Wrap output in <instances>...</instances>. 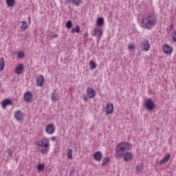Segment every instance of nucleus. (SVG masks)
I'll return each mask as SVG.
<instances>
[{
    "label": "nucleus",
    "mask_w": 176,
    "mask_h": 176,
    "mask_svg": "<svg viewBox=\"0 0 176 176\" xmlns=\"http://www.w3.org/2000/svg\"><path fill=\"white\" fill-rule=\"evenodd\" d=\"M133 148V146L130 143L125 142H121L116 147V159H120L123 157L124 162H131L134 159V154L133 152H124L125 151H130Z\"/></svg>",
    "instance_id": "1"
},
{
    "label": "nucleus",
    "mask_w": 176,
    "mask_h": 176,
    "mask_svg": "<svg viewBox=\"0 0 176 176\" xmlns=\"http://www.w3.org/2000/svg\"><path fill=\"white\" fill-rule=\"evenodd\" d=\"M36 145L38 146V152L41 155H46L50 151V141L46 138H43L37 140Z\"/></svg>",
    "instance_id": "2"
},
{
    "label": "nucleus",
    "mask_w": 176,
    "mask_h": 176,
    "mask_svg": "<svg viewBox=\"0 0 176 176\" xmlns=\"http://www.w3.org/2000/svg\"><path fill=\"white\" fill-rule=\"evenodd\" d=\"M155 24H156V19H155L153 16L149 14L143 16V19L142 20V27L147 30H151V28H153V27H155Z\"/></svg>",
    "instance_id": "3"
},
{
    "label": "nucleus",
    "mask_w": 176,
    "mask_h": 176,
    "mask_svg": "<svg viewBox=\"0 0 176 176\" xmlns=\"http://www.w3.org/2000/svg\"><path fill=\"white\" fill-rule=\"evenodd\" d=\"M144 107L147 111L152 112V111L155 109V102L153 100H152V99L147 98L144 100Z\"/></svg>",
    "instance_id": "4"
},
{
    "label": "nucleus",
    "mask_w": 176,
    "mask_h": 176,
    "mask_svg": "<svg viewBox=\"0 0 176 176\" xmlns=\"http://www.w3.org/2000/svg\"><path fill=\"white\" fill-rule=\"evenodd\" d=\"M162 52L164 53V54L171 56V54H173V52H174V49L168 44H164L162 45Z\"/></svg>",
    "instance_id": "5"
},
{
    "label": "nucleus",
    "mask_w": 176,
    "mask_h": 176,
    "mask_svg": "<svg viewBox=\"0 0 176 176\" xmlns=\"http://www.w3.org/2000/svg\"><path fill=\"white\" fill-rule=\"evenodd\" d=\"M45 133L52 135V134H54L56 133V126L53 124H50L45 127Z\"/></svg>",
    "instance_id": "6"
},
{
    "label": "nucleus",
    "mask_w": 176,
    "mask_h": 176,
    "mask_svg": "<svg viewBox=\"0 0 176 176\" xmlns=\"http://www.w3.org/2000/svg\"><path fill=\"white\" fill-rule=\"evenodd\" d=\"M140 46L143 50V52H149L151 49V44L146 40L143 41L142 43L140 44Z\"/></svg>",
    "instance_id": "7"
},
{
    "label": "nucleus",
    "mask_w": 176,
    "mask_h": 176,
    "mask_svg": "<svg viewBox=\"0 0 176 176\" xmlns=\"http://www.w3.org/2000/svg\"><path fill=\"white\" fill-rule=\"evenodd\" d=\"M36 84L38 87H43V83H45V77L43 75H40L36 78Z\"/></svg>",
    "instance_id": "8"
},
{
    "label": "nucleus",
    "mask_w": 176,
    "mask_h": 176,
    "mask_svg": "<svg viewBox=\"0 0 176 176\" xmlns=\"http://www.w3.org/2000/svg\"><path fill=\"white\" fill-rule=\"evenodd\" d=\"M86 91L88 98H94V97H96V91L94 90V88L88 87Z\"/></svg>",
    "instance_id": "9"
},
{
    "label": "nucleus",
    "mask_w": 176,
    "mask_h": 176,
    "mask_svg": "<svg viewBox=\"0 0 176 176\" xmlns=\"http://www.w3.org/2000/svg\"><path fill=\"white\" fill-rule=\"evenodd\" d=\"M105 111L107 115H112V113H113V104L109 102H107L106 104Z\"/></svg>",
    "instance_id": "10"
},
{
    "label": "nucleus",
    "mask_w": 176,
    "mask_h": 176,
    "mask_svg": "<svg viewBox=\"0 0 176 176\" xmlns=\"http://www.w3.org/2000/svg\"><path fill=\"white\" fill-rule=\"evenodd\" d=\"M14 118L18 122H22L24 120V115L21 111H17L14 113Z\"/></svg>",
    "instance_id": "11"
},
{
    "label": "nucleus",
    "mask_w": 176,
    "mask_h": 176,
    "mask_svg": "<svg viewBox=\"0 0 176 176\" xmlns=\"http://www.w3.org/2000/svg\"><path fill=\"white\" fill-rule=\"evenodd\" d=\"M93 159L96 162L102 160V153L101 151H96L93 154Z\"/></svg>",
    "instance_id": "12"
},
{
    "label": "nucleus",
    "mask_w": 176,
    "mask_h": 176,
    "mask_svg": "<svg viewBox=\"0 0 176 176\" xmlns=\"http://www.w3.org/2000/svg\"><path fill=\"white\" fill-rule=\"evenodd\" d=\"M94 36H98V41L101 40V36L102 35V29L98 28H95L94 29Z\"/></svg>",
    "instance_id": "13"
},
{
    "label": "nucleus",
    "mask_w": 176,
    "mask_h": 176,
    "mask_svg": "<svg viewBox=\"0 0 176 176\" xmlns=\"http://www.w3.org/2000/svg\"><path fill=\"white\" fill-rule=\"evenodd\" d=\"M23 98L26 102H31L32 101V94L30 91H27L24 94Z\"/></svg>",
    "instance_id": "14"
},
{
    "label": "nucleus",
    "mask_w": 176,
    "mask_h": 176,
    "mask_svg": "<svg viewBox=\"0 0 176 176\" xmlns=\"http://www.w3.org/2000/svg\"><path fill=\"white\" fill-rule=\"evenodd\" d=\"M8 105H13V102L10 99L3 100L1 102V108H3V109H6V107H8Z\"/></svg>",
    "instance_id": "15"
},
{
    "label": "nucleus",
    "mask_w": 176,
    "mask_h": 176,
    "mask_svg": "<svg viewBox=\"0 0 176 176\" xmlns=\"http://www.w3.org/2000/svg\"><path fill=\"white\" fill-rule=\"evenodd\" d=\"M23 71H24V64L21 63L16 67L15 69V74H17V75H21Z\"/></svg>",
    "instance_id": "16"
},
{
    "label": "nucleus",
    "mask_w": 176,
    "mask_h": 176,
    "mask_svg": "<svg viewBox=\"0 0 176 176\" xmlns=\"http://www.w3.org/2000/svg\"><path fill=\"white\" fill-rule=\"evenodd\" d=\"M170 158H171V154L170 153L166 154V157H164L163 160H162L160 162V164H166V163H167V162H168V160H170Z\"/></svg>",
    "instance_id": "17"
},
{
    "label": "nucleus",
    "mask_w": 176,
    "mask_h": 176,
    "mask_svg": "<svg viewBox=\"0 0 176 176\" xmlns=\"http://www.w3.org/2000/svg\"><path fill=\"white\" fill-rule=\"evenodd\" d=\"M5 69V59L3 57L0 58V72Z\"/></svg>",
    "instance_id": "18"
},
{
    "label": "nucleus",
    "mask_w": 176,
    "mask_h": 176,
    "mask_svg": "<svg viewBox=\"0 0 176 176\" xmlns=\"http://www.w3.org/2000/svg\"><path fill=\"white\" fill-rule=\"evenodd\" d=\"M104 20L103 17H99L97 19L96 24L98 27H102L104 25Z\"/></svg>",
    "instance_id": "19"
},
{
    "label": "nucleus",
    "mask_w": 176,
    "mask_h": 176,
    "mask_svg": "<svg viewBox=\"0 0 176 176\" xmlns=\"http://www.w3.org/2000/svg\"><path fill=\"white\" fill-rule=\"evenodd\" d=\"M6 1L8 8H13L14 3H16V0H6Z\"/></svg>",
    "instance_id": "20"
},
{
    "label": "nucleus",
    "mask_w": 176,
    "mask_h": 176,
    "mask_svg": "<svg viewBox=\"0 0 176 176\" xmlns=\"http://www.w3.org/2000/svg\"><path fill=\"white\" fill-rule=\"evenodd\" d=\"M19 24H21L20 28L23 31H25V30H27V28H28V26L27 25V22H25V21H21V22H19Z\"/></svg>",
    "instance_id": "21"
},
{
    "label": "nucleus",
    "mask_w": 176,
    "mask_h": 176,
    "mask_svg": "<svg viewBox=\"0 0 176 176\" xmlns=\"http://www.w3.org/2000/svg\"><path fill=\"white\" fill-rule=\"evenodd\" d=\"M89 66H90V69L93 71L94 69H96V68H97V63L94 62V60H91L89 62Z\"/></svg>",
    "instance_id": "22"
},
{
    "label": "nucleus",
    "mask_w": 176,
    "mask_h": 176,
    "mask_svg": "<svg viewBox=\"0 0 176 176\" xmlns=\"http://www.w3.org/2000/svg\"><path fill=\"white\" fill-rule=\"evenodd\" d=\"M67 159H70L71 160H72V159H74V157L72 156V153H73V151L71 148H68L67 151Z\"/></svg>",
    "instance_id": "23"
},
{
    "label": "nucleus",
    "mask_w": 176,
    "mask_h": 176,
    "mask_svg": "<svg viewBox=\"0 0 176 176\" xmlns=\"http://www.w3.org/2000/svg\"><path fill=\"white\" fill-rule=\"evenodd\" d=\"M142 170H144V167L142 166V164L136 166L135 170L138 174L142 173Z\"/></svg>",
    "instance_id": "24"
},
{
    "label": "nucleus",
    "mask_w": 176,
    "mask_h": 176,
    "mask_svg": "<svg viewBox=\"0 0 176 176\" xmlns=\"http://www.w3.org/2000/svg\"><path fill=\"white\" fill-rule=\"evenodd\" d=\"M52 101H58V95H56V92L51 94Z\"/></svg>",
    "instance_id": "25"
},
{
    "label": "nucleus",
    "mask_w": 176,
    "mask_h": 176,
    "mask_svg": "<svg viewBox=\"0 0 176 176\" xmlns=\"http://www.w3.org/2000/svg\"><path fill=\"white\" fill-rule=\"evenodd\" d=\"M71 32L72 34H74V32L79 34V32H80V27H79V25H76L75 28L72 29Z\"/></svg>",
    "instance_id": "26"
},
{
    "label": "nucleus",
    "mask_w": 176,
    "mask_h": 176,
    "mask_svg": "<svg viewBox=\"0 0 176 176\" xmlns=\"http://www.w3.org/2000/svg\"><path fill=\"white\" fill-rule=\"evenodd\" d=\"M38 171H44L45 170V164H38L37 166Z\"/></svg>",
    "instance_id": "27"
},
{
    "label": "nucleus",
    "mask_w": 176,
    "mask_h": 176,
    "mask_svg": "<svg viewBox=\"0 0 176 176\" xmlns=\"http://www.w3.org/2000/svg\"><path fill=\"white\" fill-rule=\"evenodd\" d=\"M109 160H111V158L109 157H104L102 160V166H105L106 164H108L109 163Z\"/></svg>",
    "instance_id": "28"
},
{
    "label": "nucleus",
    "mask_w": 176,
    "mask_h": 176,
    "mask_svg": "<svg viewBox=\"0 0 176 176\" xmlns=\"http://www.w3.org/2000/svg\"><path fill=\"white\" fill-rule=\"evenodd\" d=\"M66 28H67V30H71V28H72V21L71 20L66 23Z\"/></svg>",
    "instance_id": "29"
},
{
    "label": "nucleus",
    "mask_w": 176,
    "mask_h": 176,
    "mask_svg": "<svg viewBox=\"0 0 176 176\" xmlns=\"http://www.w3.org/2000/svg\"><path fill=\"white\" fill-rule=\"evenodd\" d=\"M72 3L74 5H76V6H79L80 5V2H82V0H71Z\"/></svg>",
    "instance_id": "30"
},
{
    "label": "nucleus",
    "mask_w": 176,
    "mask_h": 176,
    "mask_svg": "<svg viewBox=\"0 0 176 176\" xmlns=\"http://www.w3.org/2000/svg\"><path fill=\"white\" fill-rule=\"evenodd\" d=\"M171 37H172V39H173V42H176V32L175 31H173L171 34Z\"/></svg>",
    "instance_id": "31"
},
{
    "label": "nucleus",
    "mask_w": 176,
    "mask_h": 176,
    "mask_svg": "<svg viewBox=\"0 0 176 176\" xmlns=\"http://www.w3.org/2000/svg\"><path fill=\"white\" fill-rule=\"evenodd\" d=\"M17 57L19 58H23V57H24V52H19L17 53Z\"/></svg>",
    "instance_id": "32"
},
{
    "label": "nucleus",
    "mask_w": 176,
    "mask_h": 176,
    "mask_svg": "<svg viewBox=\"0 0 176 176\" xmlns=\"http://www.w3.org/2000/svg\"><path fill=\"white\" fill-rule=\"evenodd\" d=\"M128 49H129V50H134V49H135V45H134L133 44H129L128 45Z\"/></svg>",
    "instance_id": "33"
},
{
    "label": "nucleus",
    "mask_w": 176,
    "mask_h": 176,
    "mask_svg": "<svg viewBox=\"0 0 176 176\" xmlns=\"http://www.w3.org/2000/svg\"><path fill=\"white\" fill-rule=\"evenodd\" d=\"M7 153H8L10 156H12L13 155V151H12V149L10 148L7 151Z\"/></svg>",
    "instance_id": "34"
},
{
    "label": "nucleus",
    "mask_w": 176,
    "mask_h": 176,
    "mask_svg": "<svg viewBox=\"0 0 176 176\" xmlns=\"http://www.w3.org/2000/svg\"><path fill=\"white\" fill-rule=\"evenodd\" d=\"M83 101L85 102H87V101H89V98H87V96H84L83 97Z\"/></svg>",
    "instance_id": "35"
},
{
    "label": "nucleus",
    "mask_w": 176,
    "mask_h": 176,
    "mask_svg": "<svg viewBox=\"0 0 176 176\" xmlns=\"http://www.w3.org/2000/svg\"><path fill=\"white\" fill-rule=\"evenodd\" d=\"M57 138V137H56V136H54V137H52L51 138V140H52V141H56V139Z\"/></svg>",
    "instance_id": "36"
},
{
    "label": "nucleus",
    "mask_w": 176,
    "mask_h": 176,
    "mask_svg": "<svg viewBox=\"0 0 176 176\" xmlns=\"http://www.w3.org/2000/svg\"><path fill=\"white\" fill-rule=\"evenodd\" d=\"M58 34H54V36H52V38H58Z\"/></svg>",
    "instance_id": "37"
},
{
    "label": "nucleus",
    "mask_w": 176,
    "mask_h": 176,
    "mask_svg": "<svg viewBox=\"0 0 176 176\" xmlns=\"http://www.w3.org/2000/svg\"><path fill=\"white\" fill-rule=\"evenodd\" d=\"M28 20H29V23L31 24V16L28 17Z\"/></svg>",
    "instance_id": "38"
}]
</instances>
